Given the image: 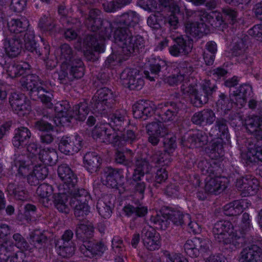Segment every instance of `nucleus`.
Returning a JSON list of instances; mask_svg holds the SVG:
<instances>
[{"mask_svg": "<svg viewBox=\"0 0 262 262\" xmlns=\"http://www.w3.org/2000/svg\"><path fill=\"white\" fill-rule=\"evenodd\" d=\"M139 21V14L134 11L128 10L117 15L110 24L112 28H115L114 37L116 42L127 56L144 47L143 37L135 34V27Z\"/></svg>", "mask_w": 262, "mask_h": 262, "instance_id": "1", "label": "nucleus"}, {"mask_svg": "<svg viewBox=\"0 0 262 262\" xmlns=\"http://www.w3.org/2000/svg\"><path fill=\"white\" fill-rule=\"evenodd\" d=\"M190 215L188 214H184L179 210H175L169 207H166L159 214L151 217V221L154 224L155 228L158 229L165 230L171 221L176 225L185 224L189 222Z\"/></svg>", "mask_w": 262, "mask_h": 262, "instance_id": "2", "label": "nucleus"}, {"mask_svg": "<svg viewBox=\"0 0 262 262\" xmlns=\"http://www.w3.org/2000/svg\"><path fill=\"white\" fill-rule=\"evenodd\" d=\"M115 96L107 88L97 90L91 101L92 107L96 113L106 117L116 103Z\"/></svg>", "mask_w": 262, "mask_h": 262, "instance_id": "3", "label": "nucleus"}, {"mask_svg": "<svg viewBox=\"0 0 262 262\" xmlns=\"http://www.w3.org/2000/svg\"><path fill=\"white\" fill-rule=\"evenodd\" d=\"M10 233V227L8 225L0 224V262H7L9 258H10V262H24L25 254L21 252L11 256L14 245L5 238Z\"/></svg>", "mask_w": 262, "mask_h": 262, "instance_id": "4", "label": "nucleus"}, {"mask_svg": "<svg viewBox=\"0 0 262 262\" xmlns=\"http://www.w3.org/2000/svg\"><path fill=\"white\" fill-rule=\"evenodd\" d=\"M234 227L229 221L221 220L217 222L214 225L212 228V233L214 239L218 243L227 245L233 243L234 245V239H240L241 236L237 234V230H235V233L233 230Z\"/></svg>", "mask_w": 262, "mask_h": 262, "instance_id": "5", "label": "nucleus"}, {"mask_svg": "<svg viewBox=\"0 0 262 262\" xmlns=\"http://www.w3.org/2000/svg\"><path fill=\"white\" fill-rule=\"evenodd\" d=\"M90 199L88 192L83 188L72 193L70 204L74 208L75 216L79 221L83 220L90 212V207L87 204Z\"/></svg>", "mask_w": 262, "mask_h": 262, "instance_id": "6", "label": "nucleus"}, {"mask_svg": "<svg viewBox=\"0 0 262 262\" xmlns=\"http://www.w3.org/2000/svg\"><path fill=\"white\" fill-rule=\"evenodd\" d=\"M210 245V241L207 239L194 237L186 242L184 248L187 255L191 257H196L200 252H207Z\"/></svg>", "mask_w": 262, "mask_h": 262, "instance_id": "7", "label": "nucleus"}, {"mask_svg": "<svg viewBox=\"0 0 262 262\" xmlns=\"http://www.w3.org/2000/svg\"><path fill=\"white\" fill-rule=\"evenodd\" d=\"M57 172L58 176L63 182L60 188L66 189L67 192L72 193L79 189L76 188L77 182V177L68 165L65 164L60 165L58 168Z\"/></svg>", "mask_w": 262, "mask_h": 262, "instance_id": "8", "label": "nucleus"}, {"mask_svg": "<svg viewBox=\"0 0 262 262\" xmlns=\"http://www.w3.org/2000/svg\"><path fill=\"white\" fill-rule=\"evenodd\" d=\"M174 43L169 48L170 54L174 57L188 56L193 48V40L188 36H180L174 39Z\"/></svg>", "mask_w": 262, "mask_h": 262, "instance_id": "9", "label": "nucleus"}, {"mask_svg": "<svg viewBox=\"0 0 262 262\" xmlns=\"http://www.w3.org/2000/svg\"><path fill=\"white\" fill-rule=\"evenodd\" d=\"M82 139L80 137L64 136L60 139L58 144L59 150L67 155H73L77 153L82 147Z\"/></svg>", "mask_w": 262, "mask_h": 262, "instance_id": "10", "label": "nucleus"}, {"mask_svg": "<svg viewBox=\"0 0 262 262\" xmlns=\"http://www.w3.org/2000/svg\"><path fill=\"white\" fill-rule=\"evenodd\" d=\"M171 29H176L179 26V20L175 14H171L165 18L160 12L150 15L147 18V25L151 28L158 29L162 23Z\"/></svg>", "mask_w": 262, "mask_h": 262, "instance_id": "11", "label": "nucleus"}, {"mask_svg": "<svg viewBox=\"0 0 262 262\" xmlns=\"http://www.w3.org/2000/svg\"><path fill=\"white\" fill-rule=\"evenodd\" d=\"M107 249V246L102 241H89L79 247V250L85 257L89 258L101 257Z\"/></svg>", "mask_w": 262, "mask_h": 262, "instance_id": "12", "label": "nucleus"}, {"mask_svg": "<svg viewBox=\"0 0 262 262\" xmlns=\"http://www.w3.org/2000/svg\"><path fill=\"white\" fill-rule=\"evenodd\" d=\"M9 103L13 111L19 115L28 114L31 109L30 101L22 94L12 93Z\"/></svg>", "mask_w": 262, "mask_h": 262, "instance_id": "13", "label": "nucleus"}, {"mask_svg": "<svg viewBox=\"0 0 262 262\" xmlns=\"http://www.w3.org/2000/svg\"><path fill=\"white\" fill-rule=\"evenodd\" d=\"M111 37L110 32L104 33L102 30L99 34L94 33L88 35L84 40V45L92 50L101 53L104 51V41Z\"/></svg>", "mask_w": 262, "mask_h": 262, "instance_id": "14", "label": "nucleus"}, {"mask_svg": "<svg viewBox=\"0 0 262 262\" xmlns=\"http://www.w3.org/2000/svg\"><path fill=\"white\" fill-rule=\"evenodd\" d=\"M169 69L165 60L157 58L150 64L149 71H144V73L146 78L154 81L159 76H166L169 73Z\"/></svg>", "mask_w": 262, "mask_h": 262, "instance_id": "15", "label": "nucleus"}, {"mask_svg": "<svg viewBox=\"0 0 262 262\" xmlns=\"http://www.w3.org/2000/svg\"><path fill=\"white\" fill-rule=\"evenodd\" d=\"M235 186L243 196L253 195L259 189V182L254 178H242L237 179Z\"/></svg>", "mask_w": 262, "mask_h": 262, "instance_id": "16", "label": "nucleus"}, {"mask_svg": "<svg viewBox=\"0 0 262 262\" xmlns=\"http://www.w3.org/2000/svg\"><path fill=\"white\" fill-rule=\"evenodd\" d=\"M193 67L187 61L180 62L178 67V73L170 76L167 78V82L170 85H177L179 83H184L188 79V76L192 72Z\"/></svg>", "mask_w": 262, "mask_h": 262, "instance_id": "17", "label": "nucleus"}, {"mask_svg": "<svg viewBox=\"0 0 262 262\" xmlns=\"http://www.w3.org/2000/svg\"><path fill=\"white\" fill-rule=\"evenodd\" d=\"M3 47L6 53L11 58L17 56L21 52L23 42L19 35H14L3 39Z\"/></svg>", "mask_w": 262, "mask_h": 262, "instance_id": "18", "label": "nucleus"}, {"mask_svg": "<svg viewBox=\"0 0 262 262\" xmlns=\"http://www.w3.org/2000/svg\"><path fill=\"white\" fill-rule=\"evenodd\" d=\"M180 110L179 104L173 101H168L161 108L159 116L164 122H173L178 117Z\"/></svg>", "mask_w": 262, "mask_h": 262, "instance_id": "19", "label": "nucleus"}, {"mask_svg": "<svg viewBox=\"0 0 262 262\" xmlns=\"http://www.w3.org/2000/svg\"><path fill=\"white\" fill-rule=\"evenodd\" d=\"M21 85L23 89L29 91L30 96L33 99H35L33 95L42 87L44 82L41 80L36 74H29L23 77L20 80Z\"/></svg>", "mask_w": 262, "mask_h": 262, "instance_id": "20", "label": "nucleus"}, {"mask_svg": "<svg viewBox=\"0 0 262 262\" xmlns=\"http://www.w3.org/2000/svg\"><path fill=\"white\" fill-rule=\"evenodd\" d=\"M261 249L252 245L243 249L239 254V262H262Z\"/></svg>", "mask_w": 262, "mask_h": 262, "instance_id": "21", "label": "nucleus"}, {"mask_svg": "<svg viewBox=\"0 0 262 262\" xmlns=\"http://www.w3.org/2000/svg\"><path fill=\"white\" fill-rule=\"evenodd\" d=\"M207 134L203 130H198L190 135L186 140H182V144L189 148L201 147L208 142Z\"/></svg>", "mask_w": 262, "mask_h": 262, "instance_id": "22", "label": "nucleus"}, {"mask_svg": "<svg viewBox=\"0 0 262 262\" xmlns=\"http://www.w3.org/2000/svg\"><path fill=\"white\" fill-rule=\"evenodd\" d=\"M215 120V113L210 108L204 109L195 113L191 118V121L193 124L203 126L211 125Z\"/></svg>", "mask_w": 262, "mask_h": 262, "instance_id": "23", "label": "nucleus"}, {"mask_svg": "<svg viewBox=\"0 0 262 262\" xmlns=\"http://www.w3.org/2000/svg\"><path fill=\"white\" fill-rule=\"evenodd\" d=\"M133 112L135 118L145 120L154 114V110L148 101L140 100L133 106Z\"/></svg>", "mask_w": 262, "mask_h": 262, "instance_id": "24", "label": "nucleus"}, {"mask_svg": "<svg viewBox=\"0 0 262 262\" xmlns=\"http://www.w3.org/2000/svg\"><path fill=\"white\" fill-rule=\"evenodd\" d=\"M245 126L257 140L262 141V115L249 117L245 120Z\"/></svg>", "mask_w": 262, "mask_h": 262, "instance_id": "25", "label": "nucleus"}, {"mask_svg": "<svg viewBox=\"0 0 262 262\" xmlns=\"http://www.w3.org/2000/svg\"><path fill=\"white\" fill-rule=\"evenodd\" d=\"M252 88L249 85L243 84L234 91L231 96L232 101L239 107H242L246 103L247 98L250 95Z\"/></svg>", "mask_w": 262, "mask_h": 262, "instance_id": "26", "label": "nucleus"}, {"mask_svg": "<svg viewBox=\"0 0 262 262\" xmlns=\"http://www.w3.org/2000/svg\"><path fill=\"white\" fill-rule=\"evenodd\" d=\"M7 190L9 195L18 201H25L29 198V193L23 183H10L8 185Z\"/></svg>", "mask_w": 262, "mask_h": 262, "instance_id": "27", "label": "nucleus"}, {"mask_svg": "<svg viewBox=\"0 0 262 262\" xmlns=\"http://www.w3.org/2000/svg\"><path fill=\"white\" fill-rule=\"evenodd\" d=\"M60 192L54 195V205L55 207L60 212L68 213L69 208L68 205V196L69 195L72 197V193L67 192L66 189L59 188Z\"/></svg>", "mask_w": 262, "mask_h": 262, "instance_id": "28", "label": "nucleus"}, {"mask_svg": "<svg viewBox=\"0 0 262 262\" xmlns=\"http://www.w3.org/2000/svg\"><path fill=\"white\" fill-rule=\"evenodd\" d=\"M29 22L25 17L18 19H12L8 23L9 31L15 35L23 36V34L30 30L28 29Z\"/></svg>", "mask_w": 262, "mask_h": 262, "instance_id": "29", "label": "nucleus"}, {"mask_svg": "<svg viewBox=\"0 0 262 262\" xmlns=\"http://www.w3.org/2000/svg\"><path fill=\"white\" fill-rule=\"evenodd\" d=\"M83 160L84 166L89 172L94 173L99 169L102 159L97 153L88 152L84 155Z\"/></svg>", "mask_w": 262, "mask_h": 262, "instance_id": "30", "label": "nucleus"}, {"mask_svg": "<svg viewBox=\"0 0 262 262\" xmlns=\"http://www.w3.org/2000/svg\"><path fill=\"white\" fill-rule=\"evenodd\" d=\"M127 113L125 110H118L111 115L108 124L114 129L120 130L127 123Z\"/></svg>", "mask_w": 262, "mask_h": 262, "instance_id": "31", "label": "nucleus"}, {"mask_svg": "<svg viewBox=\"0 0 262 262\" xmlns=\"http://www.w3.org/2000/svg\"><path fill=\"white\" fill-rule=\"evenodd\" d=\"M56 53L61 64L68 65L72 62L76 57L75 51L67 43L61 45L56 50Z\"/></svg>", "mask_w": 262, "mask_h": 262, "instance_id": "32", "label": "nucleus"}, {"mask_svg": "<svg viewBox=\"0 0 262 262\" xmlns=\"http://www.w3.org/2000/svg\"><path fill=\"white\" fill-rule=\"evenodd\" d=\"M100 14L101 11L99 9L93 8L90 11L89 16L85 20L88 28L93 32L98 30L102 25Z\"/></svg>", "mask_w": 262, "mask_h": 262, "instance_id": "33", "label": "nucleus"}, {"mask_svg": "<svg viewBox=\"0 0 262 262\" xmlns=\"http://www.w3.org/2000/svg\"><path fill=\"white\" fill-rule=\"evenodd\" d=\"M123 170L121 169L106 167L104 170L106 185L108 187L116 188L119 181L123 178Z\"/></svg>", "mask_w": 262, "mask_h": 262, "instance_id": "34", "label": "nucleus"}, {"mask_svg": "<svg viewBox=\"0 0 262 262\" xmlns=\"http://www.w3.org/2000/svg\"><path fill=\"white\" fill-rule=\"evenodd\" d=\"M75 235L77 238L83 242H88L94 235V228L91 224H78L75 229Z\"/></svg>", "mask_w": 262, "mask_h": 262, "instance_id": "35", "label": "nucleus"}, {"mask_svg": "<svg viewBox=\"0 0 262 262\" xmlns=\"http://www.w3.org/2000/svg\"><path fill=\"white\" fill-rule=\"evenodd\" d=\"M30 65L27 62H12L7 67V73L11 78L19 77L30 69Z\"/></svg>", "mask_w": 262, "mask_h": 262, "instance_id": "36", "label": "nucleus"}, {"mask_svg": "<svg viewBox=\"0 0 262 262\" xmlns=\"http://www.w3.org/2000/svg\"><path fill=\"white\" fill-rule=\"evenodd\" d=\"M247 204V200H235L230 202L223 207V212L227 216H235L241 213Z\"/></svg>", "mask_w": 262, "mask_h": 262, "instance_id": "37", "label": "nucleus"}, {"mask_svg": "<svg viewBox=\"0 0 262 262\" xmlns=\"http://www.w3.org/2000/svg\"><path fill=\"white\" fill-rule=\"evenodd\" d=\"M31 133L30 130L27 127H21L16 129L12 139L13 145L19 148L26 145L31 137Z\"/></svg>", "mask_w": 262, "mask_h": 262, "instance_id": "38", "label": "nucleus"}, {"mask_svg": "<svg viewBox=\"0 0 262 262\" xmlns=\"http://www.w3.org/2000/svg\"><path fill=\"white\" fill-rule=\"evenodd\" d=\"M185 32L190 37L201 38L206 34V25L203 23L187 21L185 24Z\"/></svg>", "mask_w": 262, "mask_h": 262, "instance_id": "39", "label": "nucleus"}, {"mask_svg": "<svg viewBox=\"0 0 262 262\" xmlns=\"http://www.w3.org/2000/svg\"><path fill=\"white\" fill-rule=\"evenodd\" d=\"M226 188V185L219 177L206 178L205 190L211 194H217Z\"/></svg>", "mask_w": 262, "mask_h": 262, "instance_id": "40", "label": "nucleus"}, {"mask_svg": "<svg viewBox=\"0 0 262 262\" xmlns=\"http://www.w3.org/2000/svg\"><path fill=\"white\" fill-rule=\"evenodd\" d=\"M72 78L79 79L84 75V64L80 58H74V60L67 65Z\"/></svg>", "mask_w": 262, "mask_h": 262, "instance_id": "41", "label": "nucleus"}, {"mask_svg": "<svg viewBox=\"0 0 262 262\" xmlns=\"http://www.w3.org/2000/svg\"><path fill=\"white\" fill-rule=\"evenodd\" d=\"M52 123L54 124L58 125V123L56 122V119L50 114H44L43 118L41 120L36 121L35 122V127L41 131H49L53 129V126Z\"/></svg>", "mask_w": 262, "mask_h": 262, "instance_id": "42", "label": "nucleus"}, {"mask_svg": "<svg viewBox=\"0 0 262 262\" xmlns=\"http://www.w3.org/2000/svg\"><path fill=\"white\" fill-rule=\"evenodd\" d=\"M39 158L45 164L52 165L57 161L58 156L54 149L47 148L39 151Z\"/></svg>", "mask_w": 262, "mask_h": 262, "instance_id": "43", "label": "nucleus"}, {"mask_svg": "<svg viewBox=\"0 0 262 262\" xmlns=\"http://www.w3.org/2000/svg\"><path fill=\"white\" fill-rule=\"evenodd\" d=\"M89 112L88 103L84 101L75 105L73 107V114L71 115V117L75 118L79 121H84Z\"/></svg>", "mask_w": 262, "mask_h": 262, "instance_id": "44", "label": "nucleus"}, {"mask_svg": "<svg viewBox=\"0 0 262 262\" xmlns=\"http://www.w3.org/2000/svg\"><path fill=\"white\" fill-rule=\"evenodd\" d=\"M150 162L156 165L165 166L171 162L170 154L164 151H155L150 157Z\"/></svg>", "mask_w": 262, "mask_h": 262, "instance_id": "45", "label": "nucleus"}, {"mask_svg": "<svg viewBox=\"0 0 262 262\" xmlns=\"http://www.w3.org/2000/svg\"><path fill=\"white\" fill-rule=\"evenodd\" d=\"M113 204L105 198L98 200L96 208L99 214L103 218H109L112 213Z\"/></svg>", "mask_w": 262, "mask_h": 262, "instance_id": "46", "label": "nucleus"}, {"mask_svg": "<svg viewBox=\"0 0 262 262\" xmlns=\"http://www.w3.org/2000/svg\"><path fill=\"white\" fill-rule=\"evenodd\" d=\"M214 130H217L219 133H217L216 135H213L210 133V135L212 136H217L219 137H223L227 139L229 136L228 128L227 124V121L223 118H217L214 124V128L211 129V131Z\"/></svg>", "mask_w": 262, "mask_h": 262, "instance_id": "47", "label": "nucleus"}, {"mask_svg": "<svg viewBox=\"0 0 262 262\" xmlns=\"http://www.w3.org/2000/svg\"><path fill=\"white\" fill-rule=\"evenodd\" d=\"M148 135H167V129L164 126L161 121L152 122L146 126Z\"/></svg>", "mask_w": 262, "mask_h": 262, "instance_id": "48", "label": "nucleus"}, {"mask_svg": "<svg viewBox=\"0 0 262 262\" xmlns=\"http://www.w3.org/2000/svg\"><path fill=\"white\" fill-rule=\"evenodd\" d=\"M56 247L58 248L59 255L63 257H69L72 256L75 251L74 244L67 243L64 244L62 241H57Z\"/></svg>", "mask_w": 262, "mask_h": 262, "instance_id": "49", "label": "nucleus"}, {"mask_svg": "<svg viewBox=\"0 0 262 262\" xmlns=\"http://www.w3.org/2000/svg\"><path fill=\"white\" fill-rule=\"evenodd\" d=\"M115 130L108 128L103 142L111 144L115 147L120 148L122 146L121 137Z\"/></svg>", "mask_w": 262, "mask_h": 262, "instance_id": "50", "label": "nucleus"}, {"mask_svg": "<svg viewBox=\"0 0 262 262\" xmlns=\"http://www.w3.org/2000/svg\"><path fill=\"white\" fill-rule=\"evenodd\" d=\"M123 211L127 216L135 214L138 216L142 217L147 213V208L141 204L136 206L127 205L124 207Z\"/></svg>", "mask_w": 262, "mask_h": 262, "instance_id": "51", "label": "nucleus"}, {"mask_svg": "<svg viewBox=\"0 0 262 262\" xmlns=\"http://www.w3.org/2000/svg\"><path fill=\"white\" fill-rule=\"evenodd\" d=\"M69 69L67 65L61 64V70L53 74L55 79H57L60 83L67 84L73 79L70 74H68Z\"/></svg>", "mask_w": 262, "mask_h": 262, "instance_id": "52", "label": "nucleus"}, {"mask_svg": "<svg viewBox=\"0 0 262 262\" xmlns=\"http://www.w3.org/2000/svg\"><path fill=\"white\" fill-rule=\"evenodd\" d=\"M35 35L32 30H29L24 34L25 47L29 51L35 53L37 49L36 43L34 40Z\"/></svg>", "mask_w": 262, "mask_h": 262, "instance_id": "53", "label": "nucleus"}, {"mask_svg": "<svg viewBox=\"0 0 262 262\" xmlns=\"http://www.w3.org/2000/svg\"><path fill=\"white\" fill-rule=\"evenodd\" d=\"M224 144V140L221 137H217L216 139L212 140L210 150L212 154H214L215 158H220L223 156Z\"/></svg>", "mask_w": 262, "mask_h": 262, "instance_id": "54", "label": "nucleus"}, {"mask_svg": "<svg viewBox=\"0 0 262 262\" xmlns=\"http://www.w3.org/2000/svg\"><path fill=\"white\" fill-rule=\"evenodd\" d=\"M54 19L50 15H43L39 20L38 27L43 32L51 31L55 27Z\"/></svg>", "mask_w": 262, "mask_h": 262, "instance_id": "55", "label": "nucleus"}, {"mask_svg": "<svg viewBox=\"0 0 262 262\" xmlns=\"http://www.w3.org/2000/svg\"><path fill=\"white\" fill-rule=\"evenodd\" d=\"M35 96H37L48 107L51 108L52 107L53 103L51 101L53 95L51 92L42 87L33 95V97Z\"/></svg>", "mask_w": 262, "mask_h": 262, "instance_id": "56", "label": "nucleus"}, {"mask_svg": "<svg viewBox=\"0 0 262 262\" xmlns=\"http://www.w3.org/2000/svg\"><path fill=\"white\" fill-rule=\"evenodd\" d=\"M137 69L126 68L120 74V79L121 84L126 88L134 76H136Z\"/></svg>", "mask_w": 262, "mask_h": 262, "instance_id": "57", "label": "nucleus"}, {"mask_svg": "<svg viewBox=\"0 0 262 262\" xmlns=\"http://www.w3.org/2000/svg\"><path fill=\"white\" fill-rule=\"evenodd\" d=\"M250 222L249 214L246 212L244 213L242 215L241 223L238 229L241 237H244L245 235L250 231L252 228Z\"/></svg>", "mask_w": 262, "mask_h": 262, "instance_id": "58", "label": "nucleus"}, {"mask_svg": "<svg viewBox=\"0 0 262 262\" xmlns=\"http://www.w3.org/2000/svg\"><path fill=\"white\" fill-rule=\"evenodd\" d=\"M31 242L38 246L45 243L47 240V237L39 230H35L30 234Z\"/></svg>", "mask_w": 262, "mask_h": 262, "instance_id": "59", "label": "nucleus"}, {"mask_svg": "<svg viewBox=\"0 0 262 262\" xmlns=\"http://www.w3.org/2000/svg\"><path fill=\"white\" fill-rule=\"evenodd\" d=\"M53 188L51 185L46 183L40 184L36 189V194L41 198L45 199L47 203L49 201L48 197L53 193Z\"/></svg>", "mask_w": 262, "mask_h": 262, "instance_id": "60", "label": "nucleus"}, {"mask_svg": "<svg viewBox=\"0 0 262 262\" xmlns=\"http://www.w3.org/2000/svg\"><path fill=\"white\" fill-rule=\"evenodd\" d=\"M167 137L164 140L165 151L170 154L177 148L176 137L173 135L168 134L167 132Z\"/></svg>", "mask_w": 262, "mask_h": 262, "instance_id": "61", "label": "nucleus"}, {"mask_svg": "<svg viewBox=\"0 0 262 262\" xmlns=\"http://www.w3.org/2000/svg\"><path fill=\"white\" fill-rule=\"evenodd\" d=\"M70 108L69 103L66 101H63L56 104L55 111L57 114L58 118L67 117L69 115Z\"/></svg>", "mask_w": 262, "mask_h": 262, "instance_id": "62", "label": "nucleus"}, {"mask_svg": "<svg viewBox=\"0 0 262 262\" xmlns=\"http://www.w3.org/2000/svg\"><path fill=\"white\" fill-rule=\"evenodd\" d=\"M209 97L206 93H203L201 90L200 92L197 91L194 97L191 98V103L194 106L200 107L208 102Z\"/></svg>", "mask_w": 262, "mask_h": 262, "instance_id": "63", "label": "nucleus"}, {"mask_svg": "<svg viewBox=\"0 0 262 262\" xmlns=\"http://www.w3.org/2000/svg\"><path fill=\"white\" fill-rule=\"evenodd\" d=\"M231 97L229 98L227 95L221 93L219 95V98L216 102V105L219 108L224 111L230 110L232 106Z\"/></svg>", "mask_w": 262, "mask_h": 262, "instance_id": "64", "label": "nucleus"}]
</instances>
